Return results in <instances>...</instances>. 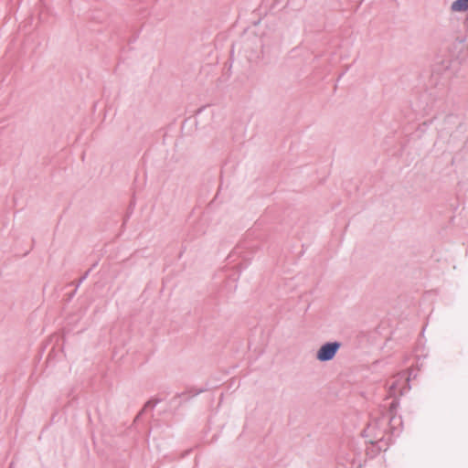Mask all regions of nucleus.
<instances>
[{"mask_svg":"<svg viewBox=\"0 0 468 468\" xmlns=\"http://www.w3.org/2000/svg\"><path fill=\"white\" fill-rule=\"evenodd\" d=\"M340 347V342H327L317 350L316 359L320 362L330 361L335 357Z\"/></svg>","mask_w":468,"mask_h":468,"instance_id":"f257e3e1","label":"nucleus"},{"mask_svg":"<svg viewBox=\"0 0 468 468\" xmlns=\"http://www.w3.org/2000/svg\"><path fill=\"white\" fill-rule=\"evenodd\" d=\"M468 10V0H455L451 5V11L461 13Z\"/></svg>","mask_w":468,"mask_h":468,"instance_id":"f03ea898","label":"nucleus"}]
</instances>
